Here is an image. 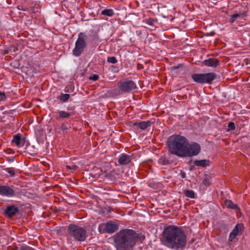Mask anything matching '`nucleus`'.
Returning <instances> with one entry per match:
<instances>
[{
  "instance_id": "obj_10",
  "label": "nucleus",
  "mask_w": 250,
  "mask_h": 250,
  "mask_svg": "<svg viewBox=\"0 0 250 250\" xmlns=\"http://www.w3.org/2000/svg\"><path fill=\"white\" fill-rule=\"evenodd\" d=\"M243 230L244 226L242 224H237L229 234V240L231 241L235 239L236 236L241 235Z\"/></svg>"
},
{
  "instance_id": "obj_7",
  "label": "nucleus",
  "mask_w": 250,
  "mask_h": 250,
  "mask_svg": "<svg viewBox=\"0 0 250 250\" xmlns=\"http://www.w3.org/2000/svg\"><path fill=\"white\" fill-rule=\"evenodd\" d=\"M119 229V224L115 222L110 221L105 224L99 225L98 229L101 233H113Z\"/></svg>"
},
{
  "instance_id": "obj_2",
  "label": "nucleus",
  "mask_w": 250,
  "mask_h": 250,
  "mask_svg": "<svg viewBox=\"0 0 250 250\" xmlns=\"http://www.w3.org/2000/svg\"><path fill=\"white\" fill-rule=\"evenodd\" d=\"M139 234L130 229H123L114 237V246L117 250H131L136 245Z\"/></svg>"
},
{
  "instance_id": "obj_25",
  "label": "nucleus",
  "mask_w": 250,
  "mask_h": 250,
  "mask_svg": "<svg viewBox=\"0 0 250 250\" xmlns=\"http://www.w3.org/2000/svg\"><path fill=\"white\" fill-rule=\"evenodd\" d=\"M146 23L149 25L151 26L152 27H154L156 26V24L157 23V21L156 20H154L153 19H149L146 21Z\"/></svg>"
},
{
  "instance_id": "obj_41",
  "label": "nucleus",
  "mask_w": 250,
  "mask_h": 250,
  "mask_svg": "<svg viewBox=\"0 0 250 250\" xmlns=\"http://www.w3.org/2000/svg\"><path fill=\"white\" fill-rule=\"evenodd\" d=\"M156 83H158V81L157 80H155Z\"/></svg>"
},
{
  "instance_id": "obj_3",
  "label": "nucleus",
  "mask_w": 250,
  "mask_h": 250,
  "mask_svg": "<svg viewBox=\"0 0 250 250\" xmlns=\"http://www.w3.org/2000/svg\"><path fill=\"white\" fill-rule=\"evenodd\" d=\"M188 140L180 135H173L169 137L167 142L170 153L180 157H184L186 147Z\"/></svg>"
},
{
  "instance_id": "obj_11",
  "label": "nucleus",
  "mask_w": 250,
  "mask_h": 250,
  "mask_svg": "<svg viewBox=\"0 0 250 250\" xmlns=\"http://www.w3.org/2000/svg\"><path fill=\"white\" fill-rule=\"evenodd\" d=\"M19 212V209L15 205L8 206L4 210L3 214L9 218H12Z\"/></svg>"
},
{
  "instance_id": "obj_14",
  "label": "nucleus",
  "mask_w": 250,
  "mask_h": 250,
  "mask_svg": "<svg viewBox=\"0 0 250 250\" xmlns=\"http://www.w3.org/2000/svg\"><path fill=\"white\" fill-rule=\"evenodd\" d=\"M204 65L209 67H216L219 63V61L215 58H209L204 61Z\"/></svg>"
},
{
  "instance_id": "obj_32",
  "label": "nucleus",
  "mask_w": 250,
  "mask_h": 250,
  "mask_svg": "<svg viewBox=\"0 0 250 250\" xmlns=\"http://www.w3.org/2000/svg\"><path fill=\"white\" fill-rule=\"evenodd\" d=\"M228 127L229 130H234L235 129V125L233 122H229L228 124Z\"/></svg>"
},
{
  "instance_id": "obj_23",
  "label": "nucleus",
  "mask_w": 250,
  "mask_h": 250,
  "mask_svg": "<svg viewBox=\"0 0 250 250\" xmlns=\"http://www.w3.org/2000/svg\"><path fill=\"white\" fill-rule=\"evenodd\" d=\"M101 14L111 17L114 15V12L112 9H107L103 10L101 12Z\"/></svg>"
},
{
  "instance_id": "obj_18",
  "label": "nucleus",
  "mask_w": 250,
  "mask_h": 250,
  "mask_svg": "<svg viewBox=\"0 0 250 250\" xmlns=\"http://www.w3.org/2000/svg\"><path fill=\"white\" fill-rule=\"evenodd\" d=\"M70 98L69 94L61 93L58 99L62 103L66 102Z\"/></svg>"
},
{
  "instance_id": "obj_42",
  "label": "nucleus",
  "mask_w": 250,
  "mask_h": 250,
  "mask_svg": "<svg viewBox=\"0 0 250 250\" xmlns=\"http://www.w3.org/2000/svg\"><path fill=\"white\" fill-rule=\"evenodd\" d=\"M249 87L250 88V83H249Z\"/></svg>"
},
{
  "instance_id": "obj_5",
  "label": "nucleus",
  "mask_w": 250,
  "mask_h": 250,
  "mask_svg": "<svg viewBox=\"0 0 250 250\" xmlns=\"http://www.w3.org/2000/svg\"><path fill=\"white\" fill-rule=\"evenodd\" d=\"M86 47V36L84 33H80L75 42V47L72 51L73 54L76 57L80 56Z\"/></svg>"
},
{
  "instance_id": "obj_38",
  "label": "nucleus",
  "mask_w": 250,
  "mask_h": 250,
  "mask_svg": "<svg viewBox=\"0 0 250 250\" xmlns=\"http://www.w3.org/2000/svg\"><path fill=\"white\" fill-rule=\"evenodd\" d=\"M67 167L69 169H74L75 168V167L74 166H73V167H70V166H67Z\"/></svg>"
},
{
  "instance_id": "obj_4",
  "label": "nucleus",
  "mask_w": 250,
  "mask_h": 250,
  "mask_svg": "<svg viewBox=\"0 0 250 250\" xmlns=\"http://www.w3.org/2000/svg\"><path fill=\"white\" fill-rule=\"evenodd\" d=\"M67 232L70 238L78 242L84 241L88 236L84 228L73 224L68 225Z\"/></svg>"
},
{
  "instance_id": "obj_43",
  "label": "nucleus",
  "mask_w": 250,
  "mask_h": 250,
  "mask_svg": "<svg viewBox=\"0 0 250 250\" xmlns=\"http://www.w3.org/2000/svg\"><path fill=\"white\" fill-rule=\"evenodd\" d=\"M92 80H94V81H96V80H97V79H92Z\"/></svg>"
},
{
  "instance_id": "obj_8",
  "label": "nucleus",
  "mask_w": 250,
  "mask_h": 250,
  "mask_svg": "<svg viewBox=\"0 0 250 250\" xmlns=\"http://www.w3.org/2000/svg\"><path fill=\"white\" fill-rule=\"evenodd\" d=\"M201 147L198 144L194 142L189 144L188 141V145L186 147L184 157L196 156L199 153Z\"/></svg>"
},
{
  "instance_id": "obj_12",
  "label": "nucleus",
  "mask_w": 250,
  "mask_h": 250,
  "mask_svg": "<svg viewBox=\"0 0 250 250\" xmlns=\"http://www.w3.org/2000/svg\"><path fill=\"white\" fill-rule=\"evenodd\" d=\"M132 159V156L125 153L121 154L118 158L119 165L121 166L127 165Z\"/></svg>"
},
{
  "instance_id": "obj_19",
  "label": "nucleus",
  "mask_w": 250,
  "mask_h": 250,
  "mask_svg": "<svg viewBox=\"0 0 250 250\" xmlns=\"http://www.w3.org/2000/svg\"><path fill=\"white\" fill-rule=\"evenodd\" d=\"M59 116L58 119L59 118H69L72 115V113L71 112H67L65 111H60L59 112Z\"/></svg>"
},
{
  "instance_id": "obj_35",
  "label": "nucleus",
  "mask_w": 250,
  "mask_h": 250,
  "mask_svg": "<svg viewBox=\"0 0 250 250\" xmlns=\"http://www.w3.org/2000/svg\"><path fill=\"white\" fill-rule=\"evenodd\" d=\"M89 78H99V77L96 74H94L92 76H90Z\"/></svg>"
},
{
  "instance_id": "obj_13",
  "label": "nucleus",
  "mask_w": 250,
  "mask_h": 250,
  "mask_svg": "<svg viewBox=\"0 0 250 250\" xmlns=\"http://www.w3.org/2000/svg\"><path fill=\"white\" fill-rule=\"evenodd\" d=\"M221 76L213 73L207 74H195L192 76V78H220Z\"/></svg>"
},
{
  "instance_id": "obj_30",
  "label": "nucleus",
  "mask_w": 250,
  "mask_h": 250,
  "mask_svg": "<svg viewBox=\"0 0 250 250\" xmlns=\"http://www.w3.org/2000/svg\"><path fill=\"white\" fill-rule=\"evenodd\" d=\"M183 65L182 64H178L176 65H174V66H173L171 67V69L173 70H175L178 69H182V70H183Z\"/></svg>"
},
{
  "instance_id": "obj_34",
  "label": "nucleus",
  "mask_w": 250,
  "mask_h": 250,
  "mask_svg": "<svg viewBox=\"0 0 250 250\" xmlns=\"http://www.w3.org/2000/svg\"><path fill=\"white\" fill-rule=\"evenodd\" d=\"M145 239V236L144 235L139 234L138 240L139 239L140 241L144 240Z\"/></svg>"
},
{
  "instance_id": "obj_39",
  "label": "nucleus",
  "mask_w": 250,
  "mask_h": 250,
  "mask_svg": "<svg viewBox=\"0 0 250 250\" xmlns=\"http://www.w3.org/2000/svg\"><path fill=\"white\" fill-rule=\"evenodd\" d=\"M37 73L36 72H35V75L34 74H33V75L31 76V77H39V76H37Z\"/></svg>"
},
{
  "instance_id": "obj_9",
  "label": "nucleus",
  "mask_w": 250,
  "mask_h": 250,
  "mask_svg": "<svg viewBox=\"0 0 250 250\" xmlns=\"http://www.w3.org/2000/svg\"><path fill=\"white\" fill-rule=\"evenodd\" d=\"M0 195L7 197H13L15 195L13 187L0 185Z\"/></svg>"
},
{
  "instance_id": "obj_16",
  "label": "nucleus",
  "mask_w": 250,
  "mask_h": 250,
  "mask_svg": "<svg viewBox=\"0 0 250 250\" xmlns=\"http://www.w3.org/2000/svg\"><path fill=\"white\" fill-rule=\"evenodd\" d=\"M210 162L208 160H195L194 161V164L197 167H205L208 166Z\"/></svg>"
},
{
  "instance_id": "obj_1",
  "label": "nucleus",
  "mask_w": 250,
  "mask_h": 250,
  "mask_svg": "<svg viewBox=\"0 0 250 250\" xmlns=\"http://www.w3.org/2000/svg\"><path fill=\"white\" fill-rule=\"evenodd\" d=\"M164 244L167 247L175 250L183 248L187 243V237L181 228L170 225L163 232Z\"/></svg>"
},
{
  "instance_id": "obj_21",
  "label": "nucleus",
  "mask_w": 250,
  "mask_h": 250,
  "mask_svg": "<svg viewBox=\"0 0 250 250\" xmlns=\"http://www.w3.org/2000/svg\"><path fill=\"white\" fill-rule=\"evenodd\" d=\"M194 82L201 83V84H204V83H208L211 84L212 83V81L214 79H193Z\"/></svg>"
},
{
  "instance_id": "obj_31",
  "label": "nucleus",
  "mask_w": 250,
  "mask_h": 250,
  "mask_svg": "<svg viewBox=\"0 0 250 250\" xmlns=\"http://www.w3.org/2000/svg\"><path fill=\"white\" fill-rule=\"evenodd\" d=\"M107 61L112 63H115L117 62V60L114 57H109L107 59Z\"/></svg>"
},
{
  "instance_id": "obj_36",
  "label": "nucleus",
  "mask_w": 250,
  "mask_h": 250,
  "mask_svg": "<svg viewBox=\"0 0 250 250\" xmlns=\"http://www.w3.org/2000/svg\"><path fill=\"white\" fill-rule=\"evenodd\" d=\"M181 176L183 178H186V173L185 172H182L181 173Z\"/></svg>"
},
{
  "instance_id": "obj_15",
  "label": "nucleus",
  "mask_w": 250,
  "mask_h": 250,
  "mask_svg": "<svg viewBox=\"0 0 250 250\" xmlns=\"http://www.w3.org/2000/svg\"><path fill=\"white\" fill-rule=\"evenodd\" d=\"M152 122L150 121H142L139 123H135L134 125H138V126L142 130H145L148 127L150 126Z\"/></svg>"
},
{
  "instance_id": "obj_22",
  "label": "nucleus",
  "mask_w": 250,
  "mask_h": 250,
  "mask_svg": "<svg viewBox=\"0 0 250 250\" xmlns=\"http://www.w3.org/2000/svg\"><path fill=\"white\" fill-rule=\"evenodd\" d=\"M21 136L19 134H17L13 136V139L12 141V143L15 144L17 146H20L21 144Z\"/></svg>"
},
{
  "instance_id": "obj_24",
  "label": "nucleus",
  "mask_w": 250,
  "mask_h": 250,
  "mask_svg": "<svg viewBox=\"0 0 250 250\" xmlns=\"http://www.w3.org/2000/svg\"><path fill=\"white\" fill-rule=\"evenodd\" d=\"M4 170L10 175V177H14L15 175V169L12 167H7L4 169Z\"/></svg>"
},
{
  "instance_id": "obj_17",
  "label": "nucleus",
  "mask_w": 250,
  "mask_h": 250,
  "mask_svg": "<svg viewBox=\"0 0 250 250\" xmlns=\"http://www.w3.org/2000/svg\"><path fill=\"white\" fill-rule=\"evenodd\" d=\"M225 205L226 207L231 209H239V208L237 206V205L234 204L231 200H226L225 201Z\"/></svg>"
},
{
  "instance_id": "obj_37",
  "label": "nucleus",
  "mask_w": 250,
  "mask_h": 250,
  "mask_svg": "<svg viewBox=\"0 0 250 250\" xmlns=\"http://www.w3.org/2000/svg\"><path fill=\"white\" fill-rule=\"evenodd\" d=\"M159 80H160V82H161V83L162 84H164V83H165V81H164V80H165V79H163V80H162V79H159Z\"/></svg>"
},
{
  "instance_id": "obj_27",
  "label": "nucleus",
  "mask_w": 250,
  "mask_h": 250,
  "mask_svg": "<svg viewBox=\"0 0 250 250\" xmlns=\"http://www.w3.org/2000/svg\"><path fill=\"white\" fill-rule=\"evenodd\" d=\"M203 184L206 186H208L210 185V177L209 176H205V178L203 181Z\"/></svg>"
},
{
  "instance_id": "obj_28",
  "label": "nucleus",
  "mask_w": 250,
  "mask_h": 250,
  "mask_svg": "<svg viewBox=\"0 0 250 250\" xmlns=\"http://www.w3.org/2000/svg\"><path fill=\"white\" fill-rule=\"evenodd\" d=\"M244 15V13H235L234 14L231 16V22L232 23L235 19H236L237 18L240 17L241 16H243Z\"/></svg>"
},
{
  "instance_id": "obj_20",
  "label": "nucleus",
  "mask_w": 250,
  "mask_h": 250,
  "mask_svg": "<svg viewBox=\"0 0 250 250\" xmlns=\"http://www.w3.org/2000/svg\"><path fill=\"white\" fill-rule=\"evenodd\" d=\"M10 250H35L31 247L27 246L26 245H23L21 247H16L13 248H11Z\"/></svg>"
},
{
  "instance_id": "obj_29",
  "label": "nucleus",
  "mask_w": 250,
  "mask_h": 250,
  "mask_svg": "<svg viewBox=\"0 0 250 250\" xmlns=\"http://www.w3.org/2000/svg\"><path fill=\"white\" fill-rule=\"evenodd\" d=\"M160 163L163 165H167L170 164L169 161L165 158H162L160 159Z\"/></svg>"
},
{
  "instance_id": "obj_40",
  "label": "nucleus",
  "mask_w": 250,
  "mask_h": 250,
  "mask_svg": "<svg viewBox=\"0 0 250 250\" xmlns=\"http://www.w3.org/2000/svg\"><path fill=\"white\" fill-rule=\"evenodd\" d=\"M67 129V127L65 125H63L62 127V130H65V129Z\"/></svg>"
},
{
  "instance_id": "obj_26",
  "label": "nucleus",
  "mask_w": 250,
  "mask_h": 250,
  "mask_svg": "<svg viewBox=\"0 0 250 250\" xmlns=\"http://www.w3.org/2000/svg\"><path fill=\"white\" fill-rule=\"evenodd\" d=\"M185 194L188 197H189L190 198H194L195 197V193L193 190H187L185 191Z\"/></svg>"
},
{
  "instance_id": "obj_33",
  "label": "nucleus",
  "mask_w": 250,
  "mask_h": 250,
  "mask_svg": "<svg viewBox=\"0 0 250 250\" xmlns=\"http://www.w3.org/2000/svg\"><path fill=\"white\" fill-rule=\"evenodd\" d=\"M6 98L5 94L3 92H0V101L4 100Z\"/></svg>"
},
{
  "instance_id": "obj_6",
  "label": "nucleus",
  "mask_w": 250,
  "mask_h": 250,
  "mask_svg": "<svg viewBox=\"0 0 250 250\" xmlns=\"http://www.w3.org/2000/svg\"><path fill=\"white\" fill-rule=\"evenodd\" d=\"M119 90H115L114 94L115 95H119L123 92H128L136 88L134 83L132 81L120 82L118 83Z\"/></svg>"
}]
</instances>
